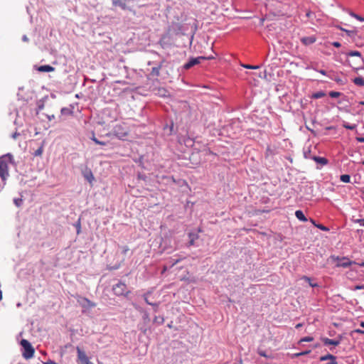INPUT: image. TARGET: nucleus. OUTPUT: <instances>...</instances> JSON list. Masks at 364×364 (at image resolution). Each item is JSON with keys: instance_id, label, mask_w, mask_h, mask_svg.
I'll return each instance as SVG.
<instances>
[{"instance_id": "bb28decb", "label": "nucleus", "mask_w": 364, "mask_h": 364, "mask_svg": "<svg viewBox=\"0 0 364 364\" xmlns=\"http://www.w3.org/2000/svg\"><path fill=\"white\" fill-rule=\"evenodd\" d=\"M164 322V318L163 316H155L154 318V323H157L158 325H161Z\"/></svg>"}, {"instance_id": "cd10ccee", "label": "nucleus", "mask_w": 364, "mask_h": 364, "mask_svg": "<svg viewBox=\"0 0 364 364\" xmlns=\"http://www.w3.org/2000/svg\"><path fill=\"white\" fill-rule=\"evenodd\" d=\"M343 127L344 128H346V129L354 130L356 128L357 125L355 124H350L344 122L343 124Z\"/></svg>"}, {"instance_id": "e433bc0d", "label": "nucleus", "mask_w": 364, "mask_h": 364, "mask_svg": "<svg viewBox=\"0 0 364 364\" xmlns=\"http://www.w3.org/2000/svg\"><path fill=\"white\" fill-rule=\"evenodd\" d=\"M314 340V338L311 337V336H306V337H304L302 338L299 343H302V342H311Z\"/></svg>"}, {"instance_id": "aec40b11", "label": "nucleus", "mask_w": 364, "mask_h": 364, "mask_svg": "<svg viewBox=\"0 0 364 364\" xmlns=\"http://www.w3.org/2000/svg\"><path fill=\"white\" fill-rule=\"evenodd\" d=\"M112 4L114 6H119L123 10L127 9V4L122 0H112Z\"/></svg>"}, {"instance_id": "a878e982", "label": "nucleus", "mask_w": 364, "mask_h": 364, "mask_svg": "<svg viewBox=\"0 0 364 364\" xmlns=\"http://www.w3.org/2000/svg\"><path fill=\"white\" fill-rule=\"evenodd\" d=\"M302 279H303L304 281L307 282L309 284V285H310L311 287H318V284L317 283H313V282H311V279L310 277H307V276H304V277H302Z\"/></svg>"}, {"instance_id": "a211bd4d", "label": "nucleus", "mask_w": 364, "mask_h": 364, "mask_svg": "<svg viewBox=\"0 0 364 364\" xmlns=\"http://www.w3.org/2000/svg\"><path fill=\"white\" fill-rule=\"evenodd\" d=\"M312 160L317 164H320L321 166H325L328 164V160L325 157L314 156V157H312Z\"/></svg>"}, {"instance_id": "ddd939ff", "label": "nucleus", "mask_w": 364, "mask_h": 364, "mask_svg": "<svg viewBox=\"0 0 364 364\" xmlns=\"http://www.w3.org/2000/svg\"><path fill=\"white\" fill-rule=\"evenodd\" d=\"M316 41L315 36H304L301 38V42L305 46H309L314 43Z\"/></svg>"}, {"instance_id": "79ce46f5", "label": "nucleus", "mask_w": 364, "mask_h": 364, "mask_svg": "<svg viewBox=\"0 0 364 364\" xmlns=\"http://www.w3.org/2000/svg\"><path fill=\"white\" fill-rule=\"evenodd\" d=\"M121 249H122V254L123 255H126L127 252L129 250L128 246L125 245V246H122V247H120Z\"/></svg>"}, {"instance_id": "4468645a", "label": "nucleus", "mask_w": 364, "mask_h": 364, "mask_svg": "<svg viewBox=\"0 0 364 364\" xmlns=\"http://www.w3.org/2000/svg\"><path fill=\"white\" fill-rule=\"evenodd\" d=\"M74 107L70 105L69 107H63L60 109L61 115L59 116L60 120H62L61 116H70L73 114Z\"/></svg>"}, {"instance_id": "e2e57ef3", "label": "nucleus", "mask_w": 364, "mask_h": 364, "mask_svg": "<svg viewBox=\"0 0 364 364\" xmlns=\"http://www.w3.org/2000/svg\"><path fill=\"white\" fill-rule=\"evenodd\" d=\"M299 356H301L300 353H297L294 354V356H293V357H294V358H298V357H299Z\"/></svg>"}, {"instance_id": "4be33fe9", "label": "nucleus", "mask_w": 364, "mask_h": 364, "mask_svg": "<svg viewBox=\"0 0 364 364\" xmlns=\"http://www.w3.org/2000/svg\"><path fill=\"white\" fill-rule=\"evenodd\" d=\"M353 81L354 84L358 86H360V87L364 86V78L362 77H355Z\"/></svg>"}, {"instance_id": "7ed1b4c3", "label": "nucleus", "mask_w": 364, "mask_h": 364, "mask_svg": "<svg viewBox=\"0 0 364 364\" xmlns=\"http://www.w3.org/2000/svg\"><path fill=\"white\" fill-rule=\"evenodd\" d=\"M129 132L126 126L124 124H117L114 127L112 132L107 134V136L113 135L120 140H124Z\"/></svg>"}, {"instance_id": "f3484780", "label": "nucleus", "mask_w": 364, "mask_h": 364, "mask_svg": "<svg viewBox=\"0 0 364 364\" xmlns=\"http://www.w3.org/2000/svg\"><path fill=\"white\" fill-rule=\"evenodd\" d=\"M82 175L84 178L90 183H91L94 180V176L92 174V172L89 168H86L85 171H83Z\"/></svg>"}, {"instance_id": "2eb2a0df", "label": "nucleus", "mask_w": 364, "mask_h": 364, "mask_svg": "<svg viewBox=\"0 0 364 364\" xmlns=\"http://www.w3.org/2000/svg\"><path fill=\"white\" fill-rule=\"evenodd\" d=\"M36 70L41 73H49L54 71L55 68L50 65H44L37 67Z\"/></svg>"}, {"instance_id": "5701e85b", "label": "nucleus", "mask_w": 364, "mask_h": 364, "mask_svg": "<svg viewBox=\"0 0 364 364\" xmlns=\"http://www.w3.org/2000/svg\"><path fill=\"white\" fill-rule=\"evenodd\" d=\"M325 96H326L325 92H323V91H318V92H314L312 95L311 98H313V99H319V98L323 97Z\"/></svg>"}, {"instance_id": "052dcab7", "label": "nucleus", "mask_w": 364, "mask_h": 364, "mask_svg": "<svg viewBox=\"0 0 364 364\" xmlns=\"http://www.w3.org/2000/svg\"><path fill=\"white\" fill-rule=\"evenodd\" d=\"M17 339H18V343H19L21 346H23V338H18Z\"/></svg>"}, {"instance_id": "ea45409f", "label": "nucleus", "mask_w": 364, "mask_h": 364, "mask_svg": "<svg viewBox=\"0 0 364 364\" xmlns=\"http://www.w3.org/2000/svg\"><path fill=\"white\" fill-rule=\"evenodd\" d=\"M43 152V146H40L37 150L35 151L33 155L35 156H41Z\"/></svg>"}, {"instance_id": "c85d7f7f", "label": "nucleus", "mask_w": 364, "mask_h": 364, "mask_svg": "<svg viewBox=\"0 0 364 364\" xmlns=\"http://www.w3.org/2000/svg\"><path fill=\"white\" fill-rule=\"evenodd\" d=\"M257 353L262 357L267 358H273V356L272 355H267L264 350L258 349Z\"/></svg>"}, {"instance_id": "412c9836", "label": "nucleus", "mask_w": 364, "mask_h": 364, "mask_svg": "<svg viewBox=\"0 0 364 364\" xmlns=\"http://www.w3.org/2000/svg\"><path fill=\"white\" fill-rule=\"evenodd\" d=\"M149 295V294H144V301L145 302L149 304V305H151L152 306L154 307V311L156 312L158 311V307H159V304L157 303H152V302H150L149 300H148V298H147V296Z\"/></svg>"}, {"instance_id": "dca6fc26", "label": "nucleus", "mask_w": 364, "mask_h": 364, "mask_svg": "<svg viewBox=\"0 0 364 364\" xmlns=\"http://www.w3.org/2000/svg\"><path fill=\"white\" fill-rule=\"evenodd\" d=\"M347 55L348 56H357V57H360L361 58V60H359V61H355V64L357 65H360L361 63H363V58H362V54L360 51H358V50H351L350 52H348L347 53Z\"/></svg>"}, {"instance_id": "72a5a7b5", "label": "nucleus", "mask_w": 364, "mask_h": 364, "mask_svg": "<svg viewBox=\"0 0 364 364\" xmlns=\"http://www.w3.org/2000/svg\"><path fill=\"white\" fill-rule=\"evenodd\" d=\"M304 158L306 159H312V157H314V155H312L311 153V151L309 150L307 151L304 152Z\"/></svg>"}, {"instance_id": "49530a36", "label": "nucleus", "mask_w": 364, "mask_h": 364, "mask_svg": "<svg viewBox=\"0 0 364 364\" xmlns=\"http://www.w3.org/2000/svg\"><path fill=\"white\" fill-rule=\"evenodd\" d=\"M332 45L336 48H340L341 46V44L338 41L333 42Z\"/></svg>"}, {"instance_id": "9b49d317", "label": "nucleus", "mask_w": 364, "mask_h": 364, "mask_svg": "<svg viewBox=\"0 0 364 364\" xmlns=\"http://www.w3.org/2000/svg\"><path fill=\"white\" fill-rule=\"evenodd\" d=\"M188 242L187 243L188 247L194 246L195 242L199 238V235L198 232H189L188 235Z\"/></svg>"}, {"instance_id": "7c9ffc66", "label": "nucleus", "mask_w": 364, "mask_h": 364, "mask_svg": "<svg viewBox=\"0 0 364 364\" xmlns=\"http://www.w3.org/2000/svg\"><path fill=\"white\" fill-rule=\"evenodd\" d=\"M345 32L350 38L354 37L356 35V33H357V31H355V30H347V29H346Z\"/></svg>"}, {"instance_id": "a18cd8bd", "label": "nucleus", "mask_w": 364, "mask_h": 364, "mask_svg": "<svg viewBox=\"0 0 364 364\" xmlns=\"http://www.w3.org/2000/svg\"><path fill=\"white\" fill-rule=\"evenodd\" d=\"M90 139L92 141H93L95 144H97V141H98V139L96 138L95 135V133L92 132V136L90 137Z\"/></svg>"}, {"instance_id": "864d4df0", "label": "nucleus", "mask_w": 364, "mask_h": 364, "mask_svg": "<svg viewBox=\"0 0 364 364\" xmlns=\"http://www.w3.org/2000/svg\"><path fill=\"white\" fill-rule=\"evenodd\" d=\"M159 44L162 46V48H165V43L164 42V38L160 39Z\"/></svg>"}, {"instance_id": "58836bf2", "label": "nucleus", "mask_w": 364, "mask_h": 364, "mask_svg": "<svg viewBox=\"0 0 364 364\" xmlns=\"http://www.w3.org/2000/svg\"><path fill=\"white\" fill-rule=\"evenodd\" d=\"M75 227L77 229V234H80L81 231V224H80V220H78V221L74 225Z\"/></svg>"}, {"instance_id": "1a4fd4ad", "label": "nucleus", "mask_w": 364, "mask_h": 364, "mask_svg": "<svg viewBox=\"0 0 364 364\" xmlns=\"http://www.w3.org/2000/svg\"><path fill=\"white\" fill-rule=\"evenodd\" d=\"M343 336L341 335H339L335 339H330L328 338H321V340L322 341L324 346H330L333 345L335 346H338L341 341H342Z\"/></svg>"}, {"instance_id": "473e14b6", "label": "nucleus", "mask_w": 364, "mask_h": 364, "mask_svg": "<svg viewBox=\"0 0 364 364\" xmlns=\"http://www.w3.org/2000/svg\"><path fill=\"white\" fill-rule=\"evenodd\" d=\"M315 226L321 230L323 231H329V228L323 224H315Z\"/></svg>"}, {"instance_id": "b1692460", "label": "nucleus", "mask_w": 364, "mask_h": 364, "mask_svg": "<svg viewBox=\"0 0 364 364\" xmlns=\"http://www.w3.org/2000/svg\"><path fill=\"white\" fill-rule=\"evenodd\" d=\"M341 181L343 183H350V176L348 174H343L340 176Z\"/></svg>"}, {"instance_id": "37998d69", "label": "nucleus", "mask_w": 364, "mask_h": 364, "mask_svg": "<svg viewBox=\"0 0 364 364\" xmlns=\"http://www.w3.org/2000/svg\"><path fill=\"white\" fill-rule=\"evenodd\" d=\"M306 16L308 18H312L313 16H315V14L311 11H308L306 14Z\"/></svg>"}, {"instance_id": "6e6d98bb", "label": "nucleus", "mask_w": 364, "mask_h": 364, "mask_svg": "<svg viewBox=\"0 0 364 364\" xmlns=\"http://www.w3.org/2000/svg\"><path fill=\"white\" fill-rule=\"evenodd\" d=\"M318 73H320L321 74L323 75H327V73L326 70H317Z\"/></svg>"}, {"instance_id": "423d86ee", "label": "nucleus", "mask_w": 364, "mask_h": 364, "mask_svg": "<svg viewBox=\"0 0 364 364\" xmlns=\"http://www.w3.org/2000/svg\"><path fill=\"white\" fill-rule=\"evenodd\" d=\"M77 358V362L78 364H93L90 361L89 358L87 356L85 351H83L80 347L76 348Z\"/></svg>"}, {"instance_id": "20e7f679", "label": "nucleus", "mask_w": 364, "mask_h": 364, "mask_svg": "<svg viewBox=\"0 0 364 364\" xmlns=\"http://www.w3.org/2000/svg\"><path fill=\"white\" fill-rule=\"evenodd\" d=\"M112 291L116 296H124L127 297L128 295L131 293L130 291L127 290V285L122 282H119L117 284H114L112 287Z\"/></svg>"}, {"instance_id": "6ab92c4d", "label": "nucleus", "mask_w": 364, "mask_h": 364, "mask_svg": "<svg viewBox=\"0 0 364 364\" xmlns=\"http://www.w3.org/2000/svg\"><path fill=\"white\" fill-rule=\"evenodd\" d=\"M295 216L296 217V218L298 220H299L300 221H303V222H306L308 220V219L306 218V216L304 215V213L302 210H296L295 212Z\"/></svg>"}, {"instance_id": "de8ad7c7", "label": "nucleus", "mask_w": 364, "mask_h": 364, "mask_svg": "<svg viewBox=\"0 0 364 364\" xmlns=\"http://www.w3.org/2000/svg\"><path fill=\"white\" fill-rule=\"evenodd\" d=\"M99 144V145H102V146H105V145H107V142L104 141H100V140L98 139V141H97V144Z\"/></svg>"}, {"instance_id": "4c0bfd02", "label": "nucleus", "mask_w": 364, "mask_h": 364, "mask_svg": "<svg viewBox=\"0 0 364 364\" xmlns=\"http://www.w3.org/2000/svg\"><path fill=\"white\" fill-rule=\"evenodd\" d=\"M242 65V67H244L247 69H258L260 68V65H248V64H244Z\"/></svg>"}, {"instance_id": "c9c22d12", "label": "nucleus", "mask_w": 364, "mask_h": 364, "mask_svg": "<svg viewBox=\"0 0 364 364\" xmlns=\"http://www.w3.org/2000/svg\"><path fill=\"white\" fill-rule=\"evenodd\" d=\"M137 179L146 181L147 179V176L144 173L139 172L137 174Z\"/></svg>"}, {"instance_id": "603ef678", "label": "nucleus", "mask_w": 364, "mask_h": 364, "mask_svg": "<svg viewBox=\"0 0 364 364\" xmlns=\"http://www.w3.org/2000/svg\"><path fill=\"white\" fill-rule=\"evenodd\" d=\"M203 58H204V60H212V59H214L215 57L213 55H210V56H203Z\"/></svg>"}, {"instance_id": "f257e3e1", "label": "nucleus", "mask_w": 364, "mask_h": 364, "mask_svg": "<svg viewBox=\"0 0 364 364\" xmlns=\"http://www.w3.org/2000/svg\"><path fill=\"white\" fill-rule=\"evenodd\" d=\"M29 100L31 101L33 100L36 102V114L41 120L44 121L47 119L48 121H51L55 119V112L50 114L49 113H41V110L44 109L45 105L41 101L37 100L36 95L34 92H31V95L26 100L28 102Z\"/></svg>"}, {"instance_id": "6e6552de", "label": "nucleus", "mask_w": 364, "mask_h": 364, "mask_svg": "<svg viewBox=\"0 0 364 364\" xmlns=\"http://www.w3.org/2000/svg\"><path fill=\"white\" fill-rule=\"evenodd\" d=\"M35 349L29 341L24 339V358L28 359L33 356Z\"/></svg>"}, {"instance_id": "a19ab883", "label": "nucleus", "mask_w": 364, "mask_h": 364, "mask_svg": "<svg viewBox=\"0 0 364 364\" xmlns=\"http://www.w3.org/2000/svg\"><path fill=\"white\" fill-rule=\"evenodd\" d=\"M22 199L21 198H14V203L17 207H20L22 203Z\"/></svg>"}, {"instance_id": "c756f323", "label": "nucleus", "mask_w": 364, "mask_h": 364, "mask_svg": "<svg viewBox=\"0 0 364 364\" xmlns=\"http://www.w3.org/2000/svg\"><path fill=\"white\" fill-rule=\"evenodd\" d=\"M328 95L332 98H336L340 97L342 95V93L336 91H331Z\"/></svg>"}, {"instance_id": "39448f33", "label": "nucleus", "mask_w": 364, "mask_h": 364, "mask_svg": "<svg viewBox=\"0 0 364 364\" xmlns=\"http://www.w3.org/2000/svg\"><path fill=\"white\" fill-rule=\"evenodd\" d=\"M168 32L171 35H183L184 34V26L180 23L173 22L168 26Z\"/></svg>"}, {"instance_id": "338daca9", "label": "nucleus", "mask_w": 364, "mask_h": 364, "mask_svg": "<svg viewBox=\"0 0 364 364\" xmlns=\"http://www.w3.org/2000/svg\"><path fill=\"white\" fill-rule=\"evenodd\" d=\"M336 27H337L338 28H339L340 30H341V31H344V32H345V30H346V29H345V28H343V27H341V26H336Z\"/></svg>"}, {"instance_id": "f03ea898", "label": "nucleus", "mask_w": 364, "mask_h": 364, "mask_svg": "<svg viewBox=\"0 0 364 364\" xmlns=\"http://www.w3.org/2000/svg\"><path fill=\"white\" fill-rule=\"evenodd\" d=\"M11 163V156L6 154L0 157V176L2 180H5L9 176V164Z\"/></svg>"}, {"instance_id": "69168bd1", "label": "nucleus", "mask_w": 364, "mask_h": 364, "mask_svg": "<svg viewBox=\"0 0 364 364\" xmlns=\"http://www.w3.org/2000/svg\"><path fill=\"white\" fill-rule=\"evenodd\" d=\"M302 326V323H298L296 325V328H299Z\"/></svg>"}, {"instance_id": "3c124183", "label": "nucleus", "mask_w": 364, "mask_h": 364, "mask_svg": "<svg viewBox=\"0 0 364 364\" xmlns=\"http://www.w3.org/2000/svg\"><path fill=\"white\" fill-rule=\"evenodd\" d=\"M43 364H58L57 363H55V361L53 360H47L46 362H44Z\"/></svg>"}, {"instance_id": "bf43d9fd", "label": "nucleus", "mask_w": 364, "mask_h": 364, "mask_svg": "<svg viewBox=\"0 0 364 364\" xmlns=\"http://www.w3.org/2000/svg\"><path fill=\"white\" fill-rule=\"evenodd\" d=\"M167 179H168V181H172V182H173V183H175V182H176V181H175V179H174V178H173V176H171V177H168V178H167Z\"/></svg>"}, {"instance_id": "4d7b16f0", "label": "nucleus", "mask_w": 364, "mask_h": 364, "mask_svg": "<svg viewBox=\"0 0 364 364\" xmlns=\"http://www.w3.org/2000/svg\"><path fill=\"white\" fill-rule=\"evenodd\" d=\"M329 360L330 361L327 364H337L336 359Z\"/></svg>"}, {"instance_id": "c03bdc74", "label": "nucleus", "mask_w": 364, "mask_h": 364, "mask_svg": "<svg viewBox=\"0 0 364 364\" xmlns=\"http://www.w3.org/2000/svg\"><path fill=\"white\" fill-rule=\"evenodd\" d=\"M353 221L354 223H359L360 225L364 226V219H356Z\"/></svg>"}, {"instance_id": "0eeeda50", "label": "nucleus", "mask_w": 364, "mask_h": 364, "mask_svg": "<svg viewBox=\"0 0 364 364\" xmlns=\"http://www.w3.org/2000/svg\"><path fill=\"white\" fill-rule=\"evenodd\" d=\"M202 60H204V58H203V56H198L197 58L191 57L188 59V61L183 65L182 68L185 70H188L193 66L200 64Z\"/></svg>"}, {"instance_id": "774afa93", "label": "nucleus", "mask_w": 364, "mask_h": 364, "mask_svg": "<svg viewBox=\"0 0 364 364\" xmlns=\"http://www.w3.org/2000/svg\"><path fill=\"white\" fill-rule=\"evenodd\" d=\"M336 27H337L338 28H339L340 30H341V31H344V32H345V30H346V29H345V28H343V27H341V26H336Z\"/></svg>"}, {"instance_id": "680f3d73", "label": "nucleus", "mask_w": 364, "mask_h": 364, "mask_svg": "<svg viewBox=\"0 0 364 364\" xmlns=\"http://www.w3.org/2000/svg\"><path fill=\"white\" fill-rule=\"evenodd\" d=\"M167 327L169 328H173V321H171V323L167 325Z\"/></svg>"}, {"instance_id": "393cba45", "label": "nucleus", "mask_w": 364, "mask_h": 364, "mask_svg": "<svg viewBox=\"0 0 364 364\" xmlns=\"http://www.w3.org/2000/svg\"><path fill=\"white\" fill-rule=\"evenodd\" d=\"M334 359H336V357L335 355L329 354V353L326 355L321 356L320 358L321 361H324V360H334Z\"/></svg>"}, {"instance_id": "2f4dec72", "label": "nucleus", "mask_w": 364, "mask_h": 364, "mask_svg": "<svg viewBox=\"0 0 364 364\" xmlns=\"http://www.w3.org/2000/svg\"><path fill=\"white\" fill-rule=\"evenodd\" d=\"M350 15L353 17H354L355 18H356L357 20L360 21H364V18L355 14L354 12L353 11H350Z\"/></svg>"}, {"instance_id": "f8f14e48", "label": "nucleus", "mask_w": 364, "mask_h": 364, "mask_svg": "<svg viewBox=\"0 0 364 364\" xmlns=\"http://www.w3.org/2000/svg\"><path fill=\"white\" fill-rule=\"evenodd\" d=\"M336 259L339 261V262L337 264L338 267H342L346 268V267H350L352 264V262L348 258H346V257H343V258L337 257Z\"/></svg>"}, {"instance_id": "0e129e2a", "label": "nucleus", "mask_w": 364, "mask_h": 364, "mask_svg": "<svg viewBox=\"0 0 364 364\" xmlns=\"http://www.w3.org/2000/svg\"><path fill=\"white\" fill-rule=\"evenodd\" d=\"M333 80L338 83L341 82V80L339 78H334Z\"/></svg>"}, {"instance_id": "09e8293b", "label": "nucleus", "mask_w": 364, "mask_h": 364, "mask_svg": "<svg viewBox=\"0 0 364 364\" xmlns=\"http://www.w3.org/2000/svg\"><path fill=\"white\" fill-rule=\"evenodd\" d=\"M355 139H356V141H358V142L364 143V137L358 136Z\"/></svg>"}, {"instance_id": "f704fd0d", "label": "nucleus", "mask_w": 364, "mask_h": 364, "mask_svg": "<svg viewBox=\"0 0 364 364\" xmlns=\"http://www.w3.org/2000/svg\"><path fill=\"white\" fill-rule=\"evenodd\" d=\"M56 110H57V109H52L50 108V106H46V111H45V112H43V111L41 110V113H49V114H52V113H53V112H56Z\"/></svg>"}, {"instance_id": "9d476101", "label": "nucleus", "mask_w": 364, "mask_h": 364, "mask_svg": "<svg viewBox=\"0 0 364 364\" xmlns=\"http://www.w3.org/2000/svg\"><path fill=\"white\" fill-rule=\"evenodd\" d=\"M165 60H162L159 63L155 64V66L151 68L149 73V76L151 77H158L160 75V70Z\"/></svg>"}, {"instance_id": "13d9d810", "label": "nucleus", "mask_w": 364, "mask_h": 364, "mask_svg": "<svg viewBox=\"0 0 364 364\" xmlns=\"http://www.w3.org/2000/svg\"><path fill=\"white\" fill-rule=\"evenodd\" d=\"M364 289V286H362V285H357L355 287V289Z\"/></svg>"}, {"instance_id": "5fc2aeb1", "label": "nucleus", "mask_w": 364, "mask_h": 364, "mask_svg": "<svg viewBox=\"0 0 364 364\" xmlns=\"http://www.w3.org/2000/svg\"><path fill=\"white\" fill-rule=\"evenodd\" d=\"M311 350H305V351H302V352H300V355L301 356V355H307L309 353H310Z\"/></svg>"}, {"instance_id": "8fccbe9b", "label": "nucleus", "mask_w": 364, "mask_h": 364, "mask_svg": "<svg viewBox=\"0 0 364 364\" xmlns=\"http://www.w3.org/2000/svg\"><path fill=\"white\" fill-rule=\"evenodd\" d=\"M85 300L87 301L88 305H89L90 307H95V304H94L93 302L90 301L87 299H85Z\"/></svg>"}]
</instances>
